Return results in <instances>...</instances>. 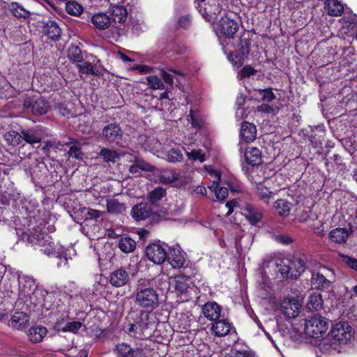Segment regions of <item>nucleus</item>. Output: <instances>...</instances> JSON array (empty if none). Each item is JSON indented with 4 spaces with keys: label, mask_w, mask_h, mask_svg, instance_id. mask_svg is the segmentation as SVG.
<instances>
[{
    "label": "nucleus",
    "mask_w": 357,
    "mask_h": 357,
    "mask_svg": "<svg viewBox=\"0 0 357 357\" xmlns=\"http://www.w3.org/2000/svg\"><path fill=\"white\" fill-rule=\"evenodd\" d=\"M354 330L347 322H339L333 326L328 337L321 343L323 350L340 351L339 345L346 344L354 337Z\"/></svg>",
    "instance_id": "nucleus-1"
},
{
    "label": "nucleus",
    "mask_w": 357,
    "mask_h": 357,
    "mask_svg": "<svg viewBox=\"0 0 357 357\" xmlns=\"http://www.w3.org/2000/svg\"><path fill=\"white\" fill-rule=\"evenodd\" d=\"M135 303L141 308L153 310L159 305V295L156 290L148 284L146 279L138 280L135 291Z\"/></svg>",
    "instance_id": "nucleus-2"
},
{
    "label": "nucleus",
    "mask_w": 357,
    "mask_h": 357,
    "mask_svg": "<svg viewBox=\"0 0 357 357\" xmlns=\"http://www.w3.org/2000/svg\"><path fill=\"white\" fill-rule=\"evenodd\" d=\"M328 328V323L320 316H313L307 319L305 324L306 335L313 338L321 337L327 331Z\"/></svg>",
    "instance_id": "nucleus-3"
},
{
    "label": "nucleus",
    "mask_w": 357,
    "mask_h": 357,
    "mask_svg": "<svg viewBox=\"0 0 357 357\" xmlns=\"http://www.w3.org/2000/svg\"><path fill=\"white\" fill-rule=\"evenodd\" d=\"M190 277L183 274L178 275L174 278V287L177 296L182 302L188 301L190 298V292L192 287L189 282Z\"/></svg>",
    "instance_id": "nucleus-4"
},
{
    "label": "nucleus",
    "mask_w": 357,
    "mask_h": 357,
    "mask_svg": "<svg viewBox=\"0 0 357 357\" xmlns=\"http://www.w3.org/2000/svg\"><path fill=\"white\" fill-rule=\"evenodd\" d=\"M82 63L77 64L79 74L91 75L94 76H100L104 68L100 61L95 56L91 55V60H88Z\"/></svg>",
    "instance_id": "nucleus-5"
},
{
    "label": "nucleus",
    "mask_w": 357,
    "mask_h": 357,
    "mask_svg": "<svg viewBox=\"0 0 357 357\" xmlns=\"http://www.w3.org/2000/svg\"><path fill=\"white\" fill-rule=\"evenodd\" d=\"M250 53V43L247 40H241L236 51L228 56L229 61L236 67H241L248 58Z\"/></svg>",
    "instance_id": "nucleus-6"
},
{
    "label": "nucleus",
    "mask_w": 357,
    "mask_h": 357,
    "mask_svg": "<svg viewBox=\"0 0 357 357\" xmlns=\"http://www.w3.org/2000/svg\"><path fill=\"white\" fill-rule=\"evenodd\" d=\"M31 243L41 247L40 251L47 255H53L55 252L54 243L50 236L43 234H33L29 238Z\"/></svg>",
    "instance_id": "nucleus-7"
},
{
    "label": "nucleus",
    "mask_w": 357,
    "mask_h": 357,
    "mask_svg": "<svg viewBox=\"0 0 357 357\" xmlns=\"http://www.w3.org/2000/svg\"><path fill=\"white\" fill-rule=\"evenodd\" d=\"M148 317L147 314L142 313L134 323L128 325L127 332L134 337L143 338L144 333L149 326Z\"/></svg>",
    "instance_id": "nucleus-8"
},
{
    "label": "nucleus",
    "mask_w": 357,
    "mask_h": 357,
    "mask_svg": "<svg viewBox=\"0 0 357 357\" xmlns=\"http://www.w3.org/2000/svg\"><path fill=\"white\" fill-rule=\"evenodd\" d=\"M145 252L147 258L155 264H162L167 258L165 249L156 243L149 244L146 248Z\"/></svg>",
    "instance_id": "nucleus-9"
},
{
    "label": "nucleus",
    "mask_w": 357,
    "mask_h": 357,
    "mask_svg": "<svg viewBox=\"0 0 357 357\" xmlns=\"http://www.w3.org/2000/svg\"><path fill=\"white\" fill-rule=\"evenodd\" d=\"M218 29L227 38H231L238 30V24L230 17L224 16L219 20Z\"/></svg>",
    "instance_id": "nucleus-10"
},
{
    "label": "nucleus",
    "mask_w": 357,
    "mask_h": 357,
    "mask_svg": "<svg viewBox=\"0 0 357 357\" xmlns=\"http://www.w3.org/2000/svg\"><path fill=\"white\" fill-rule=\"evenodd\" d=\"M102 135L107 142L114 143L121 139L123 132L118 123H111L102 128Z\"/></svg>",
    "instance_id": "nucleus-11"
},
{
    "label": "nucleus",
    "mask_w": 357,
    "mask_h": 357,
    "mask_svg": "<svg viewBox=\"0 0 357 357\" xmlns=\"http://www.w3.org/2000/svg\"><path fill=\"white\" fill-rule=\"evenodd\" d=\"M301 304L295 298H285L281 303V311L287 318L296 317L301 311Z\"/></svg>",
    "instance_id": "nucleus-12"
},
{
    "label": "nucleus",
    "mask_w": 357,
    "mask_h": 357,
    "mask_svg": "<svg viewBox=\"0 0 357 357\" xmlns=\"http://www.w3.org/2000/svg\"><path fill=\"white\" fill-rule=\"evenodd\" d=\"M110 3V19L114 22L123 23L127 19L128 12L124 6L117 0H109Z\"/></svg>",
    "instance_id": "nucleus-13"
},
{
    "label": "nucleus",
    "mask_w": 357,
    "mask_h": 357,
    "mask_svg": "<svg viewBox=\"0 0 357 357\" xmlns=\"http://www.w3.org/2000/svg\"><path fill=\"white\" fill-rule=\"evenodd\" d=\"M329 273L330 271L326 268H323L316 273H312L311 282L316 289L324 290L330 287L331 282L326 278L327 273Z\"/></svg>",
    "instance_id": "nucleus-14"
},
{
    "label": "nucleus",
    "mask_w": 357,
    "mask_h": 357,
    "mask_svg": "<svg viewBox=\"0 0 357 357\" xmlns=\"http://www.w3.org/2000/svg\"><path fill=\"white\" fill-rule=\"evenodd\" d=\"M222 307L214 301L206 303L202 307V313L207 319L214 321L223 317Z\"/></svg>",
    "instance_id": "nucleus-15"
},
{
    "label": "nucleus",
    "mask_w": 357,
    "mask_h": 357,
    "mask_svg": "<svg viewBox=\"0 0 357 357\" xmlns=\"http://www.w3.org/2000/svg\"><path fill=\"white\" fill-rule=\"evenodd\" d=\"M114 351L118 357H142V349L132 348L130 344L121 342L116 345Z\"/></svg>",
    "instance_id": "nucleus-16"
},
{
    "label": "nucleus",
    "mask_w": 357,
    "mask_h": 357,
    "mask_svg": "<svg viewBox=\"0 0 357 357\" xmlns=\"http://www.w3.org/2000/svg\"><path fill=\"white\" fill-rule=\"evenodd\" d=\"M213 321L211 326L212 334L216 337H223L229 334L232 328L231 324L226 320L224 317Z\"/></svg>",
    "instance_id": "nucleus-17"
},
{
    "label": "nucleus",
    "mask_w": 357,
    "mask_h": 357,
    "mask_svg": "<svg viewBox=\"0 0 357 357\" xmlns=\"http://www.w3.org/2000/svg\"><path fill=\"white\" fill-rule=\"evenodd\" d=\"M130 280L128 273L123 268H118L112 272L109 276V283L115 287L126 285Z\"/></svg>",
    "instance_id": "nucleus-18"
},
{
    "label": "nucleus",
    "mask_w": 357,
    "mask_h": 357,
    "mask_svg": "<svg viewBox=\"0 0 357 357\" xmlns=\"http://www.w3.org/2000/svg\"><path fill=\"white\" fill-rule=\"evenodd\" d=\"M257 128L255 124L248 121H243L241 123L240 130L241 139L246 143L253 142L256 139Z\"/></svg>",
    "instance_id": "nucleus-19"
},
{
    "label": "nucleus",
    "mask_w": 357,
    "mask_h": 357,
    "mask_svg": "<svg viewBox=\"0 0 357 357\" xmlns=\"http://www.w3.org/2000/svg\"><path fill=\"white\" fill-rule=\"evenodd\" d=\"M152 213V208L147 203L141 202L135 205L131 211L132 217L136 220H144Z\"/></svg>",
    "instance_id": "nucleus-20"
},
{
    "label": "nucleus",
    "mask_w": 357,
    "mask_h": 357,
    "mask_svg": "<svg viewBox=\"0 0 357 357\" xmlns=\"http://www.w3.org/2000/svg\"><path fill=\"white\" fill-rule=\"evenodd\" d=\"M242 214L252 225L259 222L262 218L261 212L255 206L246 204L242 208Z\"/></svg>",
    "instance_id": "nucleus-21"
},
{
    "label": "nucleus",
    "mask_w": 357,
    "mask_h": 357,
    "mask_svg": "<svg viewBox=\"0 0 357 357\" xmlns=\"http://www.w3.org/2000/svg\"><path fill=\"white\" fill-rule=\"evenodd\" d=\"M166 259L174 268H181L184 266L185 259L183 252L177 248L170 249Z\"/></svg>",
    "instance_id": "nucleus-22"
},
{
    "label": "nucleus",
    "mask_w": 357,
    "mask_h": 357,
    "mask_svg": "<svg viewBox=\"0 0 357 357\" xmlns=\"http://www.w3.org/2000/svg\"><path fill=\"white\" fill-rule=\"evenodd\" d=\"M29 318L23 312H15L8 321V326L17 330H21L27 326Z\"/></svg>",
    "instance_id": "nucleus-23"
},
{
    "label": "nucleus",
    "mask_w": 357,
    "mask_h": 357,
    "mask_svg": "<svg viewBox=\"0 0 357 357\" xmlns=\"http://www.w3.org/2000/svg\"><path fill=\"white\" fill-rule=\"evenodd\" d=\"M45 34L52 40H58L61 34V29L58 23L53 20H48L43 27Z\"/></svg>",
    "instance_id": "nucleus-24"
},
{
    "label": "nucleus",
    "mask_w": 357,
    "mask_h": 357,
    "mask_svg": "<svg viewBox=\"0 0 357 357\" xmlns=\"http://www.w3.org/2000/svg\"><path fill=\"white\" fill-rule=\"evenodd\" d=\"M349 236V232L346 228L337 227L331 230L328 234L329 239L337 244L345 243Z\"/></svg>",
    "instance_id": "nucleus-25"
},
{
    "label": "nucleus",
    "mask_w": 357,
    "mask_h": 357,
    "mask_svg": "<svg viewBox=\"0 0 357 357\" xmlns=\"http://www.w3.org/2000/svg\"><path fill=\"white\" fill-rule=\"evenodd\" d=\"M245 157L247 162L252 167L259 165L261 163V152L256 147H248L245 153Z\"/></svg>",
    "instance_id": "nucleus-26"
},
{
    "label": "nucleus",
    "mask_w": 357,
    "mask_h": 357,
    "mask_svg": "<svg viewBox=\"0 0 357 357\" xmlns=\"http://www.w3.org/2000/svg\"><path fill=\"white\" fill-rule=\"evenodd\" d=\"M291 261V279L298 278L305 270V259L301 257H294Z\"/></svg>",
    "instance_id": "nucleus-27"
},
{
    "label": "nucleus",
    "mask_w": 357,
    "mask_h": 357,
    "mask_svg": "<svg viewBox=\"0 0 357 357\" xmlns=\"http://www.w3.org/2000/svg\"><path fill=\"white\" fill-rule=\"evenodd\" d=\"M91 22L96 28L103 30L110 26L111 19L107 14L99 13L93 15Z\"/></svg>",
    "instance_id": "nucleus-28"
},
{
    "label": "nucleus",
    "mask_w": 357,
    "mask_h": 357,
    "mask_svg": "<svg viewBox=\"0 0 357 357\" xmlns=\"http://www.w3.org/2000/svg\"><path fill=\"white\" fill-rule=\"evenodd\" d=\"M47 333V331L45 327L36 326L29 329L27 335L31 342L37 343L43 340Z\"/></svg>",
    "instance_id": "nucleus-29"
},
{
    "label": "nucleus",
    "mask_w": 357,
    "mask_h": 357,
    "mask_svg": "<svg viewBox=\"0 0 357 357\" xmlns=\"http://www.w3.org/2000/svg\"><path fill=\"white\" fill-rule=\"evenodd\" d=\"M324 8L329 15L340 16L344 12L343 5L337 0H326Z\"/></svg>",
    "instance_id": "nucleus-30"
},
{
    "label": "nucleus",
    "mask_w": 357,
    "mask_h": 357,
    "mask_svg": "<svg viewBox=\"0 0 357 357\" xmlns=\"http://www.w3.org/2000/svg\"><path fill=\"white\" fill-rule=\"evenodd\" d=\"M154 167L145 160L140 158H135L134 163L130 166L129 171L132 174H138L140 170L145 172H153Z\"/></svg>",
    "instance_id": "nucleus-31"
},
{
    "label": "nucleus",
    "mask_w": 357,
    "mask_h": 357,
    "mask_svg": "<svg viewBox=\"0 0 357 357\" xmlns=\"http://www.w3.org/2000/svg\"><path fill=\"white\" fill-rule=\"evenodd\" d=\"M158 178L162 183L172 184L179 181L180 174L174 169H165L161 171Z\"/></svg>",
    "instance_id": "nucleus-32"
},
{
    "label": "nucleus",
    "mask_w": 357,
    "mask_h": 357,
    "mask_svg": "<svg viewBox=\"0 0 357 357\" xmlns=\"http://www.w3.org/2000/svg\"><path fill=\"white\" fill-rule=\"evenodd\" d=\"M323 299L321 294L312 293L308 298L307 307L310 310L319 311L323 308Z\"/></svg>",
    "instance_id": "nucleus-33"
},
{
    "label": "nucleus",
    "mask_w": 357,
    "mask_h": 357,
    "mask_svg": "<svg viewBox=\"0 0 357 357\" xmlns=\"http://www.w3.org/2000/svg\"><path fill=\"white\" fill-rule=\"evenodd\" d=\"M9 10L13 16L19 19H26L30 13L17 2H12L8 6Z\"/></svg>",
    "instance_id": "nucleus-34"
},
{
    "label": "nucleus",
    "mask_w": 357,
    "mask_h": 357,
    "mask_svg": "<svg viewBox=\"0 0 357 357\" xmlns=\"http://www.w3.org/2000/svg\"><path fill=\"white\" fill-rule=\"evenodd\" d=\"M49 109V102L45 98H39L33 102L32 113L36 115L44 114L47 112Z\"/></svg>",
    "instance_id": "nucleus-35"
},
{
    "label": "nucleus",
    "mask_w": 357,
    "mask_h": 357,
    "mask_svg": "<svg viewBox=\"0 0 357 357\" xmlns=\"http://www.w3.org/2000/svg\"><path fill=\"white\" fill-rule=\"evenodd\" d=\"M126 208L125 204L117 199H112L107 201V209L109 213L120 214L124 212Z\"/></svg>",
    "instance_id": "nucleus-36"
},
{
    "label": "nucleus",
    "mask_w": 357,
    "mask_h": 357,
    "mask_svg": "<svg viewBox=\"0 0 357 357\" xmlns=\"http://www.w3.org/2000/svg\"><path fill=\"white\" fill-rule=\"evenodd\" d=\"M165 195L166 190L162 187H157L148 193L147 199L151 204H155L165 197Z\"/></svg>",
    "instance_id": "nucleus-37"
},
{
    "label": "nucleus",
    "mask_w": 357,
    "mask_h": 357,
    "mask_svg": "<svg viewBox=\"0 0 357 357\" xmlns=\"http://www.w3.org/2000/svg\"><path fill=\"white\" fill-rule=\"evenodd\" d=\"M255 193L260 199L266 203H268L269 199H271L273 195V192L261 183H257Z\"/></svg>",
    "instance_id": "nucleus-38"
},
{
    "label": "nucleus",
    "mask_w": 357,
    "mask_h": 357,
    "mask_svg": "<svg viewBox=\"0 0 357 357\" xmlns=\"http://www.w3.org/2000/svg\"><path fill=\"white\" fill-rule=\"evenodd\" d=\"M22 139L26 143L33 144L39 143L41 140L40 135L33 129L22 130L21 131Z\"/></svg>",
    "instance_id": "nucleus-39"
},
{
    "label": "nucleus",
    "mask_w": 357,
    "mask_h": 357,
    "mask_svg": "<svg viewBox=\"0 0 357 357\" xmlns=\"http://www.w3.org/2000/svg\"><path fill=\"white\" fill-rule=\"evenodd\" d=\"M68 57L75 63H82L84 61L82 50L77 45H72L69 47Z\"/></svg>",
    "instance_id": "nucleus-40"
},
{
    "label": "nucleus",
    "mask_w": 357,
    "mask_h": 357,
    "mask_svg": "<svg viewBox=\"0 0 357 357\" xmlns=\"http://www.w3.org/2000/svg\"><path fill=\"white\" fill-rule=\"evenodd\" d=\"M119 248L122 252L125 253H130L135 249L136 243L131 238H121L119 241Z\"/></svg>",
    "instance_id": "nucleus-41"
},
{
    "label": "nucleus",
    "mask_w": 357,
    "mask_h": 357,
    "mask_svg": "<svg viewBox=\"0 0 357 357\" xmlns=\"http://www.w3.org/2000/svg\"><path fill=\"white\" fill-rule=\"evenodd\" d=\"M291 204L285 199H278L275 202L274 207L281 216H287L291 210Z\"/></svg>",
    "instance_id": "nucleus-42"
},
{
    "label": "nucleus",
    "mask_w": 357,
    "mask_h": 357,
    "mask_svg": "<svg viewBox=\"0 0 357 357\" xmlns=\"http://www.w3.org/2000/svg\"><path fill=\"white\" fill-rule=\"evenodd\" d=\"M66 10L71 15L79 16L83 11V6L75 1H68L66 3Z\"/></svg>",
    "instance_id": "nucleus-43"
},
{
    "label": "nucleus",
    "mask_w": 357,
    "mask_h": 357,
    "mask_svg": "<svg viewBox=\"0 0 357 357\" xmlns=\"http://www.w3.org/2000/svg\"><path fill=\"white\" fill-rule=\"evenodd\" d=\"M291 263L290 259H284L277 264L278 271L284 278H291Z\"/></svg>",
    "instance_id": "nucleus-44"
},
{
    "label": "nucleus",
    "mask_w": 357,
    "mask_h": 357,
    "mask_svg": "<svg viewBox=\"0 0 357 357\" xmlns=\"http://www.w3.org/2000/svg\"><path fill=\"white\" fill-rule=\"evenodd\" d=\"M188 120L190 122L192 127L199 128L204 123V120L199 112L196 110L190 109V114L188 116Z\"/></svg>",
    "instance_id": "nucleus-45"
},
{
    "label": "nucleus",
    "mask_w": 357,
    "mask_h": 357,
    "mask_svg": "<svg viewBox=\"0 0 357 357\" xmlns=\"http://www.w3.org/2000/svg\"><path fill=\"white\" fill-rule=\"evenodd\" d=\"M99 155L103 158L105 162H115L119 158L117 152L107 148H103L100 151Z\"/></svg>",
    "instance_id": "nucleus-46"
},
{
    "label": "nucleus",
    "mask_w": 357,
    "mask_h": 357,
    "mask_svg": "<svg viewBox=\"0 0 357 357\" xmlns=\"http://www.w3.org/2000/svg\"><path fill=\"white\" fill-rule=\"evenodd\" d=\"M4 137L6 141L13 146H17L20 144L22 141V133L20 134L14 130L6 132Z\"/></svg>",
    "instance_id": "nucleus-47"
},
{
    "label": "nucleus",
    "mask_w": 357,
    "mask_h": 357,
    "mask_svg": "<svg viewBox=\"0 0 357 357\" xmlns=\"http://www.w3.org/2000/svg\"><path fill=\"white\" fill-rule=\"evenodd\" d=\"M167 160L169 162L176 163L183 160L181 151L178 149H172L167 153Z\"/></svg>",
    "instance_id": "nucleus-48"
},
{
    "label": "nucleus",
    "mask_w": 357,
    "mask_h": 357,
    "mask_svg": "<svg viewBox=\"0 0 357 357\" xmlns=\"http://www.w3.org/2000/svg\"><path fill=\"white\" fill-rule=\"evenodd\" d=\"M146 81H147L148 85L152 89L162 90L165 89V84L161 81V79L157 76H155V75L149 76L146 77Z\"/></svg>",
    "instance_id": "nucleus-49"
},
{
    "label": "nucleus",
    "mask_w": 357,
    "mask_h": 357,
    "mask_svg": "<svg viewBox=\"0 0 357 357\" xmlns=\"http://www.w3.org/2000/svg\"><path fill=\"white\" fill-rule=\"evenodd\" d=\"M255 91L261 96V100L263 101L270 102L275 98L272 89H255Z\"/></svg>",
    "instance_id": "nucleus-50"
},
{
    "label": "nucleus",
    "mask_w": 357,
    "mask_h": 357,
    "mask_svg": "<svg viewBox=\"0 0 357 357\" xmlns=\"http://www.w3.org/2000/svg\"><path fill=\"white\" fill-rule=\"evenodd\" d=\"M186 155L192 160H199L203 162L206 160L204 153L200 149H194L190 152H186Z\"/></svg>",
    "instance_id": "nucleus-51"
},
{
    "label": "nucleus",
    "mask_w": 357,
    "mask_h": 357,
    "mask_svg": "<svg viewBox=\"0 0 357 357\" xmlns=\"http://www.w3.org/2000/svg\"><path fill=\"white\" fill-rule=\"evenodd\" d=\"M68 155L70 158L82 160L83 158V153L80 146L77 145V144L71 145L68 151Z\"/></svg>",
    "instance_id": "nucleus-52"
},
{
    "label": "nucleus",
    "mask_w": 357,
    "mask_h": 357,
    "mask_svg": "<svg viewBox=\"0 0 357 357\" xmlns=\"http://www.w3.org/2000/svg\"><path fill=\"white\" fill-rule=\"evenodd\" d=\"M342 258L344 263L349 267L357 271V259L344 255H342Z\"/></svg>",
    "instance_id": "nucleus-53"
},
{
    "label": "nucleus",
    "mask_w": 357,
    "mask_h": 357,
    "mask_svg": "<svg viewBox=\"0 0 357 357\" xmlns=\"http://www.w3.org/2000/svg\"><path fill=\"white\" fill-rule=\"evenodd\" d=\"M217 199L220 201L225 200L228 196V190L227 188L219 187L214 192Z\"/></svg>",
    "instance_id": "nucleus-54"
},
{
    "label": "nucleus",
    "mask_w": 357,
    "mask_h": 357,
    "mask_svg": "<svg viewBox=\"0 0 357 357\" xmlns=\"http://www.w3.org/2000/svg\"><path fill=\"white\" fill-rule=\"evenodd\" d=\"M257 70L254 69L251 66L247 65L243 68L241 72V77H248L251 75H255Z\"/></svg>",
    "instance_id": "nucleus-55"
},
{
    "label": "nucleus",
    "mask_w": 357,
    "mask_h": 357,
    "mask_svg": "<svg viewBox=\"0 0 357 357\" xmlns=\"http://www.w3.org/2000/svg\"><path fill=\"white\" fill-rule=\"evenodd\" d=\"M81 326L82 324L79 321L68 322L66 326L65 331L76 332L81 328Z\"/></svg>",
    "instance_id": "nucleus-56"
},
{
    "label": "nucleus",
    "mask_w": 357,
    "mask_h": 357,
    "mask_svg": "<svg viewBox=\"0 0 357 357\" xmlns=\"http://www.w3.org/2000/svg\"><path fill=\"white\" fill-rule=\"evenodd\" d=\"M190 23L191 19L189 15L181 16L178 21L179 26L183 29H187L190 25Z\"/></svg>",
    "instance_id": "nucleus-57"
},
{
    "label": "nucleus",
    "mask_w": 357,
    "mask_h": 357,
    "mask_svg": "<svg viewBox=\"0 0 357 357\" xmlns=\"http://www.w3.org/2000/svg\"><path fill=\"white\" fill-rule=\"evenodd\" d=\"M275 239L282 244H289L292 242V239L287 235H277L275 236Z\"/></svg>",
    "instance_id": "nucleus-58"
},
{
    "label": "nucleus",
    "mask_w": 357,
    "mask_h": 357,
    "mask_svg": "<svg viewBox=\"0 0 357 357\" xmlns=\"http://www.w3.org/2000/svg\"><path fill=\"white\" fill-rule=\"evenodd\" d=\"M56 110L61 115L63 116H68L70 113L69 109L65 104H59L56 107Z\"/></svg>",
    "instance_id": "nucleus-59"
},
{
    "label": "nucleus",
    "mask_w": 357,
    "mask_h": 357,
    "mask_svg": "<svg viewBox=\"0 0 357 357\" xmlns=\"http://www.w3.org/2000/svg\"><path fill=\"white\" fill-rule=\"evenodd\" d=\"M161 77L163 79V80L165 81V82H166L167 84H168L169 85H172L173 84V82H174L173 77L169 73H167L165 70H162L161 71Z\"/></svg>",
    "instance_id": "nucleus-60"
},
{
    "label": "nucleus",
    "mask_w": 357,
    "mask_h": 357,
    "mask_svg": "<svg viewBox=\"0 0 357 357\" xmlns=\"http://www.w3.org/2000/svg\"><path fill=\"white\" fill-rule=\"evenodd\" d=\"M257 110L261 112L269 114L273 112L274 109L272 106H270L268 104H261V105L258 106Z\"/></svg>",
    "instance_id": "nucleus-61"
},
{
    "label": "nucleus",
    "mask_w": 357,
    "mask_h": 357,
    "mask_svg": "<svg viewBox=\"0 0 357 357\" xmlns=\"http://www.w3.org/2000/svg\"><path fill=\"white\" fill-rule=\"evenodd\" d=\"M236 206V201H235V200H231L226 204V207L228 208V211L226 213V216L228 217L229 215H230L232 213V212L234 211V208Z\"/></svg>",
    "instance_id": "nucleus-62"
},
{
    "label": "nucleus",
    "mask_w": 357,
    "mask_h": 357,
    "mask_svg": "<svg viewBox=\"0 0 357 357\" xmlns=\"http://www.w3.org/2000/svg\"><path fill=\"white\" fill-rule=\"evenodd\" d=\"M73 144H77V140L73 139L70 137H64L62 141L59 142V144L61 146L64 145H73Z\"/></svg>",
    "instance_id": "nucleus-63"
},
{
    "label": "nucleus",
    "mask_w": 357,
    "mask_h": 357,
    "mask_svg": "<svg viewBox=\"0 0 357 357\" xmlns=\"http://www.w3.org/2000/svg\"><path fill=\"white\" fill-rule=\"evenodd\" d=\"M33 102H34V101H33V100L31 98L27 97L24 99L23 106L24 108H27V109L31 108V110H32Z\"/></svg>",
    "instance_id": "nucleus-64"
}]
</instances>
